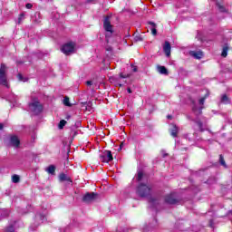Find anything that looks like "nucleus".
<instances>
[{"mask_svg": "<svg viewBox=\"0 0 232 232\" xmlns=\"http://www.w3.org/2000/svg\"><path fill=\"white\" fill-rule=\"evenodd\" d=\"M132 70L133 72H137V67H134Z\"/></svg>", "mask_w": 232, "mask_h": 232, "instance_id": "obj_47", "label": "nucleus"}, {"mask_svg": "<svg viewBox=\"0 0 232 232\" xmlns=\"http://www.w3.org/2000/svg\"><path fill=\"white\" fill-rule=\"evenodd\" d=\"M119 86H122V83H120Z\"/></svg>", "mask_w": 232, "mask_h": 232, "instance_id": "obj_49", "label": "nucleus"}, {"mask_svg": "<svg viewBox=\"0 0 232 232\" xmlns=\"http://www.w3.org/2000/svg\"><path fill=\"white\" fill-rule=\"evenodd\" d=\"M230 47L228 44H225L222 49L221 56L227 57V53L229 52Z\"/></svg>", "mask_w": 232, "mask_h": 232, "instance_id": "obj_19", "label": "nucleus"}, {"mask_svg": "<svg viewBox=\"0 0 232 232\" xmlns=\"http://www.w3.org/2000/svg\"><path fill=\"white\" fill-rule=\"evenodd\" d=\"M37 226H39V225H35V227H37Z\"/></svg>", "mask_w": 232, "mask_h": 232, "instance_id": "obj_55", "label": "nucleus"}, {"mask_svg": "<svg viewBox=\"0 0 232 232\" xmlns=\"http://www.w3.org/2000/svg\"><path fill=\"white\" fill-rule=\"evenodd\" d=\"M136 179L139 184L136 188V193L141 198H146L151 195V189L153 187L148 182V178L144 176L142 170H138V174L136 176Z\"/></svg>", "mask_w": 232, "mask_h": 232, "instance_id": "obj_1", "label": "nucleus"}, {"mask_svg": "<svg viewBox=\"0 0 232 232\" xmlns=\"http://www.w3.org/2000/svg\"><path fill=\"white\" fill-rule=\"evenodd\" d=\"M120 150H122V147H120Z\"/></svg>", "mask_w": 232, "mask_h": 232, "instance_id": "obj_53", "label": "nucleus"}, {"mask_svg": "<svg viewBox=\"0 0 232 232\" xmlns=\"http://www.w3.org/2000/svg\"><path fill=\"white\" fill-rule=\"evenodd\" d=\"M64 126H66V121L64 120H61L58 125L59 130H63V128H64Z\"/></svg>", "mask_w": 232, "mask_h": 232, "instance_id": "obj_27", "label": "nucleus"}, {"mask_svg": "<svg viewBox=\"0 0 232 232\" xmlns=\"http://www.w3.org/2000/svg\"><path fill=\"white\" fill-rule=\"evenodd\" d=\"M87 1V3H93V1H95V0H86Z\"/></svg>", "mask_w": 232, "mask_h": 232, "instance_id": "obj_44", "label": "nucleus"}, {"mask_svg": "<svg viewBox=\"0 0 232 232\" xmlns=\"http://www.w3.org/2000/svg\"><path fill=\"white\" fill-rule=\"evenodd\" d=\"M208 184H215V182H217V179L215 178H210L209 179H208Z\"/></svg>", "mask_w": 232, "mask_h": 232, "instance_id": "obj_35", "label": "nucleus"}, {"mask_svg": "<svg viewBox=\"0 0 232 232\" xmlns=\"http://www.w3.org/2000/svg\"><path fill=\"white\" fill-rule=\"evenodd\" d=\"M44 110L41 102L37 97L32 96L31 102L29 103V111L33 113V115H39Z\"/></svg>", "mask_w": 232, "mask_h": 232, "instance_id": "obj_2", "label": "nucleus"}, {"mask_svg": "<svg viewBox=\"0 0 232 232\" xmlns=\"http://www.w3.org/2000/svg\"><path fill=\"white\" fill-rule=\"evenodd\" d=\"M157 226H159V222L157 221V218H154L152 223L149 224V227L150 229H153V228L157 227Z\"/></svg>", "mask_w": 232, "mask_h": 232, "instance_id": "obj_23", "label": "nucleus"}, {"mask_svg": "<svg viewBox=\"0 0 232 232\" xmlns=\"http://www.w3.org/2000/svg\"><path fill=\"white\" fill-rule=\"evenodd\" d=\"M4 126L3 123H0V130H3Z\"/></svg>", "mask_w": 232, "mask_h": 232, "instance_id": "obj_45", "label": "nucleus"}, {"mask_svg": "<svg viewBox=\"0 0 232 232\" xmlns=\"http://www.w3.org/2000/svg\"><path fill=\"white\" fill-rule=\"evenodd\" d=\"M35 220H41L42 223L46 222V212L36 214Z\"/></svg>", "mask_w": 232, "mask_h": 232, "instance_id": "obj_15", "label": "nucleus"}, {"mask_svg": "<svg viewBox=\"0 0 232 232\" xmlns=\"http://www.w3.org/2000/svg\"><path fill=\"white\" fill-rule=\"evenodd\" d=\"M34 5L32 4H26L25 5V8H27L28 10H30Z\"/></svg>", "mask_w": 232, "mask_h": 232, "instance_id": "obj_38", "label": "nucleus"}, {"mask_svg": "<svg viewBox=\"0 0 232 232\" xmlns=\"http://www.w3.org/2000/svg\"><path fill=\"white\" fill-rule=\"evenodd\" d=\"M196 38H198V41H200L201 43L202 41H204V39H202V34L200 32H198Z\"/></svg>", "mask_w": 232, "mask_h": 232, "instance_id": "obj_34", "label": "nucleus"}, {"mask_svg": "<svg viewBox=\"0 0 232 232\" xmlns=\"http://www.w3.org/2000/svg\"><path fill=\"white\" fill-rule=\"evenodd\" d=\"M19 180H20L19 175L17 174L13 175L12 181L14 182V184H17Z\"/></svg>", "mask_w": 232, "mask_h": 232, "instance_id": "obj_26", "label": "nucleus"}, {"mask_svg": "<svg viewBox=\"0 0 232 232\" xmlns=\"http://www.w3.org/2000/svg\"><path fill=\"white\" fill-rule=\"evenodd\" d=\"M11 102H17V100L14 99V100L11 101Z\"/></svg>", "mask_w": 232, "mask_h": 232, "instance_id": "obj_46", "label": "nucleus"}, {"mask_svg": "<svg viewBox=\"0 0 232 232\" xmlns=\"http://www.w3.org/2000/svg\"><path fill=\"white\" fill-rule=\"evenodd\" d=\"M219 162L221 166H224V168H227V165H226V160H224V156L222 155L219 156Z\"/></svg>", "mask_w": 232, "mask_h": 232, "instance_id": "obj_28", "label": "nucleus"}, {"mask_svg": "<svg viewBox=\"0 0 232 232\" xmlns=\"http://www.w3.org/2000/svg\"><path fill=\"white\" fill-rule=\"evenodd\" d=\"M86 84H87V86H92V84H93V82H92V81H87V82H86Z\"/></svg>", "mask_w": 232, "mask_h": 232, "instance_id": "obj_40", "label": "nucleus"}, {"mask_svg": "<svg viewBox=\"0 0 232 232\" xmlns=\"http://www.w3.org/2000/svg\"><path fill=\"white\" fill-rule=\"evenodd\" d=\"M62 52L65 55H70L75 52V44L73 42L67 43L63 45Z\"/></svg>", "mask_w": 232, "mask_h": 232, "instance_id": "obj_4", "label": "nucleus"}, {"mask_svg": "<svg viewBox=\"0 0 232 232\" xmlns=\"http://www.w3.org/2000/svg\"><path fill=\"white\" fill-rule=\"evenodd\" d=\"M5 232H15V228L14 227V225H10L6 227Z\"/></svg>", "mask_w": 232, "mask_h": 232, "instance_id": "obj_32", "label": "nucleus"}, {"mask_svg": "<svg viewBox=\"0 0 232 232\" xmlns=\"http://www.w3.org/2000/svg\"><path fill=\"white\" fill-rule=\"evenodd\" d=\"M171 129H170V135L171 137H177V134L179 133V127H177L174 123L170 124Z\"/></svg>", "mask_w": 232, "mask_h": 232, "instance_id": "obj_14", "label": "nucleus"}, {"mask_svg": "<svg viewBox=\"0 0 232 232\" xmlns=\"http://www.w3.org/2000/svg\"><path fill=\"white\" fill-rule=\"evenodd\" d=\"M8 211L6 209H0V217L5 218V217H8Z\"/></svg>", "mask_w": 232, "mask_h": 232, "instance_id": "obj_25", "label": "nucleus"}, {"mask_svg": "<svg viewBox=\"0 0 232 232\" xmlns=\"http://www.w3.org/2000/svg\"><path fill=\"white\" fill-rule=\"evenodd\" d=\"M196 124L199 130V131H206V125L202 124V121H196Z\"/></svg>", "mask_w": 232, "mask_h": 232, "instance_id": "obj_21", "label": "nucleus"}, {"mask_svg": "<svg viewBox=\"0 0 232 232\" xmlns=\"http://www.w3.org/2000/svg\"><path fill=\"white\" fill-rule=\"evenodd\" d=\"M128 93H131V88L127 89Z\"/></svg>", "mask_w": 232, "mask_h": 232, "instance_id": "obj_42", "label": "nucleus"}, {"mask_svg": "<svg viewBox=\"0 0 232 232\" xmlns=\"http://www.w3.org/2000/svg\"><path fill=\"white\" fill-rule=\"evenodd\" d=\"M189 189L192 190V193H198V191H200V188H198V187H197L195 185L189 187Z\"/></svg>", "mask_w": 232, "mask_h": 232, "instance_id": "obj_29", "label": "nucleus"}, {"mask_svg": "<svg viewBox=\"0 0 232 232\" xmlns=\"http://www.w3.org/2000/svg\"><path fill=\"white\" fill-rule=\"evenodd\" d=\"M221 102L223 104H229V98H227V95L223 94L221 97Z\"/></svg>", "mask_w": 232, "mask_h": 232, "instance_id": "obj_24", "label": "nucleus"}, {"mask_svg": "<svg viewBox=\"0 0 232 232\" xmlns=\"http://www.w3.org/2000/svg\"><path fill=\"white\" fill-rule=\"evenodd\" d=\"M6 72H8V67L5 63L0 64V84L5 86V88H10L8 85V78L6 76Z\"/></svg>", "mask_w": 232, "mask_h": 232, "instance_id": "obj_3", "label": "nucleus"}, {"mask_svg": "<svg viewBox=\"0 0 232 232\" xmlns=\"http://www.w3.org/2000/svg\"><path fill=\"white\" fill-rule=\"evenodd\" d=\"M67 119H70V116H67Z\"/></svg>", "mask_w": 232, "mask_h": 232, "instance_id": "obj_52", "label": "nucleus"}, {"mask_svg": "<svg viewBox=\"0 0 232 232\" xmlns=\"http://www.w3.org/2000/svg\"><path fill=\"white\" fill-rule=\"evenodd\" d=\"M163 52L167 57L171 55V44H169V42H165L163 45Z\"/></svg>", "mask_w": 232, "mask_h": 232, "instance_id": "obj_9", "label": "nucleus"}, {"mask_svg": "<svg viewBox=\"0 0 232 232\" xmlns=\"http://www.w3.org/2000/svg\"><path fill=\"white\" fill-rule=\"evenodd\" d=\"M208 94H207L205 97L199 99V104L200 107H197V105H193L192 111L195 113V115H202V110H204V102H206V99L208 98Z\"/></svg>", "mask_w": 232, "mask_h": 232, "instance_id": "obj_5", "label": "nucleus"}, {"mask_svg": "<svg viewBox=\"0 0 232 232\" xmlns=\"http://www.w3.org/2000/svg\"><path fill=\"white\" fill-rule=\"evenodd\" d=\"M134 41H136V43H139V41H142V36L140 35L135 36Z\"/></svg>", "mask_w": 232, "mask_h": 232, "instance_id": "obj_37", "label": "nucleus"}, {"mask_svg": "<svg viewBox=\"0 0 232 232\" xmlns=\"http://www.w3.org/2000/svg\"><path fill=\"white\" fill-rule=\"evenodd\" d=\"M100 159L102 162H111V160H113V156L111 155V150H104L101 154Z\"/></svg>", "mask_w": 232, "mask_h": 232, "instance_id": "obj_7", "label": "nucleus"}, {"mask_svg": "<svg viewBox=\"0 0 232 232\" xmlns=\"http://www.w3.org/2000/svg\"><path fill=\"white\" fill-rule=\"evenodd\" d=\"M167 119H173V116L168 115V116H167Z\"/></svg>", "mask_w": 232, "mask_h": 232, "instance_id": "obj_43", "label": "nucleus"}, {"mask_svg": "<svg viewBox=\"0 0 232 232\" xmlns=\"http://www.w3.org/2000/svg\"><path fill=\"white\" fill-rule=\"evenodd\" d=\"M165 203L169 205L179 204V198H177V192H172L165 197Z\"/></svg>", "mask_w": 232, "mask_h": 232, "instance_id": "obj_6", "label": "nucleus"}, {"mask_svg": "<svg viewBox=\"0 0 232 232\" xmlns=\"http://www.w3.org/2000/svg\"><path fill=\"white\" fill-rule=\"evenodd\" d=\"M23 21H24V13L20 14L19 17H18V24H21V23H23Z\"/></svg>", "mask_w": 232, "mask_h": 232, "instance_id": "obj_30", "label": "nucleus"}, {"mask_svg": "<svg viewBox=\"0 0 232 232\" xmlns=\"http://www.w3.org/2000/svg\"><path fill=\"white\" fill-rule=\"evenodd\" d=\"M188 119H189V121H192V120H191V117H188Z\"/></svg>", "mask_w": 232, "mask_h": 232, "instance_id": "obj_50", "label": "nucleus"}, {"mask_svg": "<svg viewBox=\"0 0 232 232\" xmlns=\"http://www.w3.org/2000/svg\"><path fill=\"white\" fill-rule=\"evenodd\" d=\"M92 200H95V194L94 193H92V194L87 193L82 197V201L83 202H92Z\"/></svg>", "mask_w": 232, "mask_h": 232, "instance_id": "obj_13", "label": "nucleus"}, {"mask_svg": "<svg viewBox=\"0 0 232 232\" xmlns=\"http://www.w3.org/2000/svg\"><path fill=\"white\" fill-rule=\"evenodd\" d=\"M149 203H150V209L154 210V211H157V208L159 206V200L158 199H155L153 198H150L149 199Z\"/></svg>", "mask_w": 232, "mask_h": 232, "instance_id": "obj_10", "label": "nucleus"}, {"mask_svg": "<svg viewBox=\"0 0 232 232\" xmlns=\"http://www.w3.org/2000/svg\"><path fill=\"white\" fill-rule=\"evenodd\" d=\"M59 179H60L61 182H72V179H70V177H68L64 173H61L59 175Z\"/></svg>", "mask_w": 232, "mask_h": 232, "instance_id": "obj_16", "label": "nucleus"}, {"mask_svg": "<svg viewBox=\"0 0 232 232\" xmlns=\"http://www.w3.org/2000/svg\"><path fill=\"white\" fill-rule=\"evenodd\" d=\"M189 53L194 59H202V57H204V53H202V51H190Z\"/></svg>", "mask_w": 232, "mask_h": 232, "instance_id": "obj_11", "label": "nucleus"}, {"mask_svg": "<svg viewBox=\"0 0 232 232\" xmlns=\"http://www.w3.org/2000/svg\"><path fill=\"white\" fill-rule=\"evenodd\" d=\"M10 144H12L14 148H19V144H21V141L19 140V138H17V136H11Z\"/></svg>", "mask_w": 232, "mask_h": 232, "instance_id": "obj_12", "label": "nucleus"}, {"mask_svg": "<svg viewBox=\"0 0 232 232\" xmlns=\"http://www.w3.org/2000/svg\"><path fill=\"white\" fill-rule=\"evenodd\" d=\"M47 173H49L50 175H53V173H55V166L53 165H50L47 169H46Z\"/></svg>", "mask_w": 232, "mask_h": 232, "instance_id": "obj_22", "label": "nucleus"}, {"mask_svg": "<svg viewBox=\"0 0 232 232\" xmlns=\"http://www.w3.org/2000/svg\"><path fill=\"white\" fill-rule=\"evenodd\" d=\"M34 23H36V24H39V23H41V13L36 12L34 13V16L32 17Z\"/></svg>", "mask_w": 232, "mask_h": 232, "instance_id": "obj_17", "label": "nucleus"}, {"mask_svg": "<svg viewBox=\"0 0 232 232\" xmlns=\"http://www.w3.org/2000/svg\"><path fill=\"white\" fill-rule=\"evenodd\" d=\"M168 156V154H166V153H163V157H167Z\"/></svg>", "mask_w": 232, "mask_h": 232, "instance_id": "obj_48", "label": "nucleus"}, {"mask_svg": "<svg viewBox=\"0 0 232 232\" xmlns=\"http://www.w3.org/2000/svg\"><path fill=\"white\" fill-rule=\"evenodd\" d=\"M149 24H150L151 27V34L152 35H157V24L153 23V22H149Z\"/></svg>", "mask_w": 232, "mask_h": 232, "instance_id": "obj_20", "label": "nucleus"}, {"mask_svg": "<svg viewBox=\"0 0 232 232\" xmlns=\"http://www.w3.org/2000/svg\"><path fill=\"white\" fill-rule=\"evenodd\" d=\"M157 70L161 75H168V69L162 65H158Z\"/></svg>", "mask_w": 232, "mask_h": 232, "instance_id": "obj_18", "label": "nucleus"}, {"mask_svg": "<svg viewBox=\"0 0 232 232\" xmlns=\"http://www.w3.org/2000/svg\"><path fill=\"white\" fill-rule=\"evenodd\" d=\"M218 8H219L220 12H226V7H224L222 5H218Z\"/></svg>", "mask_w": 232, "mask_h": 232, "instance_id": "obj_39", "label": "nucleus"}, {"mask_svg": "<svg viewBox=\"0 0 232 232\" xmlns=\"http://www.w3.org/2000/svg\"><path fill=\"white\" fill-rule=\"evenodd\" d=\"M128 77H130V74H123V73L120 74V79H128Z\"/></svg>", "mask_w": 232, "mask_h": 232, "instance_id": "obj_36", "label": "nucleus"}, {"mask_svg": "<svg viewBox=\"0 0 232 232\" xmlns=\"http://www.w3.org/2000/svg\"><path fill=\"white\" fill-rule=\"evenodd\" d=\"M17 77H18V80L22 81L23 82H26V81H27V79L23 77V74H21V73H18Z\"/></svg>", "mask_w": 232, "mask_h": 232, "instance_id": "obj_33", "label": "nucleus"}, {"mask_svg": "<svg viewBox=\"0 0 232 232\" xmlns=\"http://www.w3.org/2000/svg\"><path fill=\"white\" fill-rule=\"evenodd\" d=\"M33 139H35V135L33 136Z\"/></svg>", "mask_w": 232, "mask_h": 232, "instance_id": "obj_51", "label": "nucleus"}, {"mask_svg": "<svg viewBox=\"0 0 232 232\" xmlns=\"http://www.w3.org/2000/svg\"><path fill=\"white\" fill-rule=\"evenodd\" d=\"M63 104H64V106H72V104L70 103V98L65 97L63 99Z\"/></svg>", "mask_w": 232, "mask_h": 232, "instance_id": "obj_31", "label": "nucleus"}, {"mask_svg": "<svg viewBox=\"0 0 232 232\" xmlns=\"http://www.w3.org/2000/svg\"><path fill=\"white\" fill-rule=\"evenodd\" d=\"M24 213H26V212H22V214H24Z\"/></svg>", "mask_w": 232, "mask_h": 232, "instance_id": "obj_54", "label": "nucleus"}, {"mask_svg": "<svg viewBox=\"0 0 232 232\" xmlns=\"http://www.w3.org/2000/svg\"><path fill=\"white\" fill-rule=\"evenodd\" d=\"M209 226H210L211 227H214V226H213V219H210V220H209Z\"/></svg>", "mask_w": 232, "mask_h": 232, "instance_id": "obj_41", "label": "nucleus"}, {"mask_svg": "<svg viewBox=\"0 0 232 232\" xmlns=\"http://www.w3.org/2000/svg\"><path fill=\"white\" fill-rule=\"evenodd\" d=\"M103 28L105 32H110V34H113V27L111 26V23L110 22V16H106L104 18Z\"/></svg>", "mask_w": 232, "mask_h": 232, "instance_id": "obj_8", "label": "nucleus"}]
</instances>
